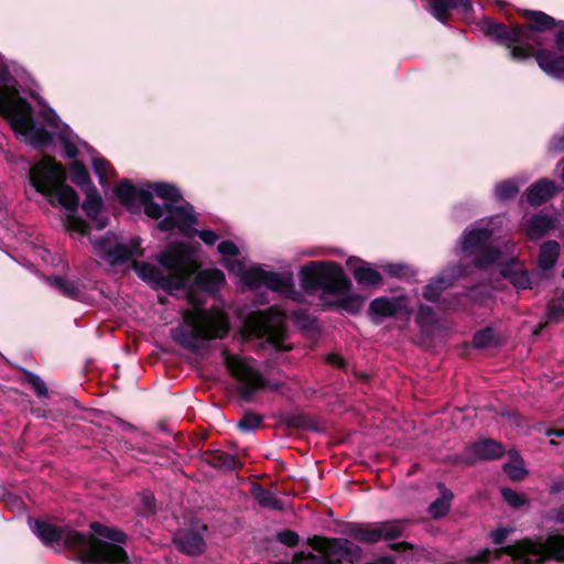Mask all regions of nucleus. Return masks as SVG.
Segmentation results:
<instances>
[{
    "label": "nucleus",
    "mask_w": 564,
    "mask_h": 564,
    "mask_svg": "<svg viewBox=\"0 0 564 564\" xmlns=\"http://www.w3.org/2000/svg\"><path fill=\"white\" fill-rule=\"evenodd\" d=\"M29 181L50 205L65 210L63 224L66 230L79 236L86 235V223L75 215L79 204L78 196L66 184V171L54 158L44 155L34 163L29 172Z\"/></svg>",
    "instance_id": "nucleus-1"
},
{
    "label": "nucleus",
    "mask_w": 564,
    "mask_h": 564,
    "mask_svg": "<svg viewBox=\"0 0 564 564\" xmlns=\"http://www.w3.org/2000/svg\"><path fill=\"white\" fill-rule=\"evenodd\" d=\"M0 115L24 142L41 148L48 144L52 133L35 124L31 106L19 96L9 72L0 66Z\"/></svg>",
    "instance_id": "nucleus-2"
},
{
    "label": "nucleus",
    "mask_w": 564,
    "mask_h": 564,
    "mask_svg": "<svg viewBox=\"0 0 564 564\" xmlns=\"http://www.w3.org/2000/svg\"><path fill=\"white\" fill-rule=\"evenodd\" d=\"M159 262L165 271L164 274L145 262H134L133 269L147 283L169 292L183 289L197 270L193 253L184 243L169 246L159 256Z\"/></svg>",
    "instance_id": "nucleus-3"
},
{
    "label": "nucleus",
    "mask_w": 564,
    "mask_h": 564,
    "mask_svg": "<svg viewBox=\"0 0 564 564\" xmlns=\"http://www.w3.org/2000/svg\"><path fill=\"white\" fill-rule=\"evenodd\" d=\"M93 533L85 535L72 533L67 536L69 545L82 547V561L98 564H130L127 552L119 545L127 540L122 531L105 527L98 522L90 525Z\"/></svg>",
    "instance_id": "nucleus-4"
},
{
    "label": "nucleus",
    "mask_w": 564,
    "mask_h": 564,
    "mask_svg": "<svg viewBox=\"0 0 564 564\" xmlns=\"http://www.w3.org/2000/svg\"><path fill=\"white\" fill-rule=\"evenodd\" d=\"M192 308L183 312V324L172 330V338L180 345L195 349L198 339L221 338L228 332L223 312L206 311L191 297Z\"/></svg>",
    "instance_id": "nucleus-5"
},
{
    "label": "nucleus",
    "mask_w": 564,
    "mask_h": 564,
    "mask_svg": "<svg viewBox=\"0 0 564 564\" xmlns=\"http://www.w3.org/2000/svg\"><path fill=\"white\" fill-rule=\"evenodd\" d=\"M308 544L316 552H297L291 562L275 564H352L360 558L361 550L347 539L314 536Z\"/></svg>",
    "instance_id": "nucleus-6"
},
{
    "label": "nucleus",
    "mask_w": 564,
    "mask_h": 564,
    "mask_svg": "<svg viewBox=\"0 0 564 564\" xmlns=\"http://www.w3.org/2000/svg\"><path fill=\"white\" fill-rule=\"evenodd\" d=\"M147 189L152 192V196L155 195L165 202L160 206L164 218L159 223V228L163 231L178 229L189 236L191 225L196 221V216L191 206H175L181 199L178 188L169 183H150Z\"/></svg>",
    "instance_id": "nucleus-7"
},
{
    "label": "nucleus",
    "mask_w": 564,
    "mask_h": 564,
    "mask_svg": "<svg viewBox=\"0 0 564 564\" xmlns=\"http://www.w3.org/2000/svg\"><path fill=\"white\" fill-rule=\"evenodd\" d=\"M508 554L518 564H529L531 557L539 562L552 558L564 561V535L550 534L544 541L524 539L517 543L491 551L495 558Z\"/></svg>",
    "instance_id": "nucleus-8"
},
{
    "label": "nucleus",
    "mask_w": 564,
    "mask_h": 564,
    "mask_svg": "<svg viewBox=\"0 0 564 564\" xmlns=\"http://www.w3.org/2000/svg\"><path fill=\"white\" fill-rule=\"evenodd\" d=\"M243 333L247 337L264 338L276 350H288L285 315L276 307L264 312H252L245 321Z\"/></svg>",
    "instance_id": "nucleus-9"
},
{
    "label": "nucleus",
    "mask_w": 564,
    "mask_h": 564,
    "mask_svg": "<svg viewBox=\"0 0 564 564\" xmlns=\"http://www.w3.org/2000/svg\"><path fill=\"white\" fill-rule=\"evenodd\" d=\"M522 14L532 22L530 28L516 25L507 30L503 25L496 24L490 26L489 32L498 40H506L514 44H521L523 41L529 40L531 30L544 31L555 26V21L550 15L541 11L523 10ZM533 55L531 46L514 45L511 48V56L514 59H525Z\"/></svg>",
    "instance_id": "nucleus-10"
},
{
    "label": "nucleus",
    "mask_w": 564,
    "mask_h": 564,
    "mask_svg": "<svg viewBox=\"0 0 564 564\" xmlns=\"http://www.w3.org/2000/svg\"><path fill=\"white\" fill-rule=\"evenodd\" d=\"M301 284L306 290L322 288L328 293L344 294L351 282L340 265L334 262H310L300 270Z\"/></svg>",
    "instance_id": "nucleus-11"
},
{
    "label": "nucleus",
    "mask_w": 564,
    "mask_h": 564,
    "mask_svg": "<svg viewBox=\"0 0 564 564\" xmlns=\"http://www.w3.org/2000/svg\"><path fill=\"white\" fill-rule=\"evenodd\" d=\"M494 224V219H490L486 224L473 227L463 236L462 249L468 256L475 257L476 267H486L494 263L499 257L498 250L487 247V242L495 231Z\"/></svg>",
    "instance_id": "nucleus-12"
},
{
    "label": "nucleus",
    "mask_w": 564,
    "mask_h": 564,
    "mask_svg": "<svg viewBox=\"0 0 564 564\" xmlns=\"http://www.w3.org/2000/svg\"><path fill=\"white\" fill-rule=\"evenodd\" d=\"M117 198L127 208L134 210L139 206H144L147 216L159 219L162 217V209L152 202V192L147 186L134 187L128 181H122L116 188Z\"/></svg>",
    "instance_id": "nucleus-13"
},
{
    "label": "nucleus",
    "mask_w": 564,
    "mask_h": 564,
    "mask_svg": "<svg viewBox=\"0 0 564 564\" xmlns=\"http://www.w3.org/2000/svg\"><path fill=\"white\" fill-rule=\"evenodd\" d=\"M96 252L110 263L123 261L130 257L140 254L138 241H133L131 246H127L119 241L113 234H107L104 238L90 239Z\"/></svg>",
    "instance_id": "nucleus-14"
},
{
    "label": "nucleus",
    "mask_w": 564,
    "mask_h": 564,
    "mask_svg": "<svg viewBox=\"0 0 564 564\" xmlns=\"http://www.w3.org/2000/svg\"><path fill=\"white\" fill-rule=\"evenodd\" d=\"M62 143L65 149V153L68 158L74 159L77 155H82L84 151L89 154H93L91 148L83 141H75L69 137H63ZM91 163L94 172L97 174L99 178V183L101 185H106L108 182V177L112 175L113 170L109 165V163L99 156L91 155Z\"/></svg>",
    "instance_id": "nucleus-15"
},
{
    "label": "nucleus",
    "mask_w": 564,
    "mask_h": 564,
    "mask_svg": "<svg viewBox=\"0 0 564 564\" xmlns=\"http://www.w3.org/2000/svg\"><path fill=\"white\" fill-rule=\"evenodd\" d=\"M225 362L230 372L241 382L251 388L261 386V377L250 360L226 354Z\"/></svg>",
    "instance_id": "nucleus-16"
},
{
    "label": "nucleus",
    "mask_w": 564,
    "mask_h": 564,
    "mask_svg": "<svg viewBox=\"0 0 564 564\" xmlns=\"http://www.w3.org/2000/svg\"><path fill=\"white\" fill-rule=\"evenodd\" d=\"M226 269L249 286L256 288L263 284L265 271L259 267L249 265L246 259L242 261H226Z\"/></svg>",
    "instance_id": "nucleus-17"
},
{
    "label": "nucleus",
    "mask_w": 564,
    "mask_h": 564,
    "mask_svg": "<svg viewBox=\"0 0 564 564\" xmlns=\"http://www.w3.org/2000/svg\"><path fill=\"white\" fill-rule=\"evenodd\" d=\"M370 311L377 316L389 317L399 312L410 313L408 301L405 297H378L370 303Z\"/></svg>",
    "instance_id": "nucleus-18"
},
{
    "label": "nucleus",
    "mask_w": 564,
    "mask_h": 564,
    "mask_svg": "<svg viewBox=\"0 0 564 564\" xmlns=\"http://www.w3.org/2000/svg\"><path fill=\"white\" fill-rule=\"evenodd\" d=\"M347 265L351 270L355 280L361 285L371 286L381 282L380 273L360 259L350 258L347 260Z\"/></svg>",
    "instance_id": "nucleus-19"
},
{
    "label": "nucleus",
    "mask_w": 564,
    "mask_h": 564,
    "mask_svg": "<svg viewBox=\"0 0 564 564\" xmlns=\"http://www.w3.org/2000/svg\"><path fill=\"white\" fill-rule=\"evenodd\" d=\"M33 530L35 534L45 543L50 544L61 539L64 540L65 544L68 547H72L78 552L79 558L82 560V547L78 545H69L67 543V536L72 533H77L76 531H62L58 528L54 527L51 523L44 521H35Z\"/></svg>",
    "instance_id": "nucleus-20"
},
{
    "label": "nucleus",
    "mask_w": 564,
    "mask_h": 564,
    "mask_svg": "<svg viewBox=\"0 0 564 564\" xmlns=\"http://www.w3.org/2000/svg\"><path fill=\"white\" fill-rule=\"evenodd\" d=\"M540 68L549 76L564 78V57L551 51H540L535 54Z\"/></svg>",
    "instance_id": "nucleus-21"
},
{
    "label": "nucleus",
    "mask_w": 564,
    "mask_h": 564,
    "mask_svg": "<svg viewBox=\"0 0 564 564\" xmlns=\"http://www.w3.org/2000/svg\"><path fill=\"white\" fill-rule=\"evenodd\" d=\"M406 525L408 521L400 519L375 522L376 536L378 542L400 538L405 531Z\"/></svg>",
    "instance_id": "nucleus-22"
},
{
    "label": "nucleus",
    "mask_w": 564,
    "mask_h": 564,
    "mask_svg": "<svg viewBox=\"0 0 564 564\" xmlns=\"http://www.w3.org/2000/svg\"><path fill=\"white\" fill-rule=\"evenodd\" d=\"M556 192L555 183L549 180H540L528 189V202L531 205H540L552 197Z\"/></svg>",
    "instance_id": "nucleus-23"
},
{
    "label": "nucleus",
    "mask_w": 564,
    "mask_h": 564,
    "mask_svg": "<svg viewBox=\"0 0 564 564\" xmlns=\"http://www.w3.org/2000/svg\"><path fill=\"white\" fill-rule=\"evenodd\" d=\"M552 219L546 215H534L523 219L522 227L531 239L540 238L552 226Z\"/></svg>",
    "instance_id": "nucleus-24"
},
{
    "label": "nucleus",
    "mask_w": 564,
    "mask_h": 564,
    "mask_svg": "<svg viewBox=\"0 0 564 564\" xmlns=\"http://www.w3.org/2000/svg\"><path fill=\"white\" fill-rule=\"evenodd\" d=\"M175 543L180 551L188 555H198L204 551L205 543L200 534L196 532H185L175 538Z\"/></svg>",
    "instance_id": "nucleus-25"
},
{
    "label": "nucleus",
    "mask_w": 564,
    "mask_h": 564,
    "mask_svg": "<svg viewBox=\"0 0 564 564\" xmlns=\"http://www.w3.org/2000/svg\"><path fill=\"white\" fill-rule=\"evenodd\" d=\"M347 534L361 543H366V544L378 543V540L376 536L375 522L350 524L347 529Z\"/></svg>",
    "instance_id": "nucleus-26"
},
{
    "label": "nucleus",
    "mask_w": 564,
    "mask_h": 564,
    "mask_svg": "<svg viewBox=\"0 0 564 564\" xmlns=\"http://www.w3.org/2000/svg\"><path fill=\"white\" fill-rule=\"evenodd\" d=\"M196 282L199 288L213 292L225 283V275L218 269H208L197 274Z\"/></svg>",
    "instance_id": "nucleus-27"
},
{
    "label": "nucleus",
    "mask_w": 564,
    "mask_h": 564,
    "mask_svg": "<svg viewBox=\"0 0 564 564\" xmlns=\"http://www.w3.org/2000/svg\"><path fill=\"white\" fill-rule=\"evenodd\" d=\"M263 284L273 291L280 292L282 294H289L292 291V276L291 274L282 275L265 271Z\"/></svg>",
    "instance_id": "nucleus-28"
},
{
    "label": "nucleus",
    "mask_w": 564,
    "mask_h": 564,
    "mask_svg": "<svg viewBox=\"0 0 564 564\" xmlns=\"http://www.w3.org/2000/svg\"><path fill=\"white\" fill-rule=\"evenodd\" d=\"M560 254V245L556 241H546L541 246L539 265L542 270L551 269Z\"/></svg>",
    "instance_id": "nucleus-29"
},
{
    "label": "nucleus",
    "mask_w": 564,
    "mask_h": 564,
    "mask_svg": "<svg viewBox=\"0 0 564 564\" xmlns=\"http://www.w3.org/2000/svg\"><path fill=\"white\" fill-rule=\"evenodd\" d=\"M451 491L446 489L442 490L441 497L430 505L429 514L434 519H438L446 516L451 508Z\"/></svg>",
    "instance_id": "nucleus-30"
},
{
    "label": "nucleus",
    "mask_w": 564,
    "mask_h": 564,
    "mask_svg": "<svg viewBox=\"0 0 564 564\" xmlns=\"http://www.w3.org/2000/svg\"><path fill=\"white\" fill-rule=\"evenodd\" d=\"M475 454L480 458L491 459L501 456V445L491 440L481 441L474 446Z\"/></svg>",
    "instance_id": "nucleus-31"
},
{
    "label": "nucleus",
    "mask_w": 564,
    "mask_h": 564,
    "mask_svg": "<svg viewBox=\"0 0 564 564\" xmlns=\"http://www.w3.org/2000/svg\"><path fill=\"white\" fill-rule=\"evenodd\" d=\"M85 192L86 199L83 204V208L89 218L95 219L102 206V199L93 187L85 189Z\"/></svg>",
    "instance_id": "nucleus-32"
},
{
    "label": "nucleus",
    "mask_w": 564,
    "mask_h": 564,
    "mask_svg": "<svg viewBox=\"0 0 564 564\" xmlns=\"http://www.w3.org/2000/svg\"><path fill=\"white\" fill-rule=\"evenodd\" d=\"M70 173L73 182L76 183L79 187L83 189L91 188L88 171L79 161H74L72 163Z\"/></svg>",
    "instance_id": "nucleus-33"
},
{
    "label": "nucleus",
    "mask_w": 564,
    "mask_h": 564,
    "mask_svg": "<svg viewBox=\"0 0 564 564\" xmlns=\"http://www.w3.org/2000/svg\"><path fill=\"white\" fill-rule=\"evenodd\" d=\"M218 252L223 256V264L226 267V261H242L243 259H237L240 254L239 248L231 241H221L218 247Z\"/></svg>",
    "instance_id": "nucleus-34"
},
{
    "label": "nucleus",
    "mask_w": 564,
    "mask_h": 564,
    "mask_svg": "<svg viewBox=\"0 0 564 564\" xmlns=\"http://www.w3.org/2000/svg\"><path fill=\"white\" fill-rule=\"evenodd\" d=\"M448 284L444 278H437L425 286L423 295L429 301H436Z\"/></svg>",
    "instance_id": "nucleus-35"
},
{
    "label": "nucleus",
    "mask_w": 564,
    "mask_h": 564,
    "mask_svg": "<svg viewBox=\"0 0 564 564\" xmlns=\"http://www.w3.org/2000/svg\"><path fill=\"white\" fill-rule=\"evenodd\" d=\"M254 497L262 507L270 509L281 508L279 500L269 490L258 488L254 490Z\"/></svg>",
    "instance_id": "nucleus-36"
},
{
    "label": "nucleus",
    "mask_w": 564,
    "mask_h": 564,
    "mask_svg": "<svg viewBox=\"0 0 564 564\" xmlns=\"http://www.w3.org/2000/svg\"><path fill=\"white\" fill-rule=\"evenodd\" d=\"M502 274L509 276L511 283L518 289H527L530 286V279L528 273L518 267L512 272L502 271Z\"/></svg>",
    "instance_id": "nucleus-37"
},
{
    "label": "nucleus",
    "mask_w": 564,
    "mask_h": 564,
    "mask_svg": "<svg viewBox=\"0 0 564 564\" xmlns=\"http://www.w3.org/2000/svg\"><path fill=\"white\" fill-rule=\"evenodd\" d=\"M364 301L365 300L362 296L357 294H350L343 297L339 302V305L348 313L355 314L361 310Z\"/></svg>",
    "instance_id": "nucleus-38"
},
{
    "label": "nucleus",
    "mask_w": 564,
    "mask_h": 564,
    "mask_svg": "<svg viewBox=\"0 0 564 564\" xmlns=\"http://www.w3.org/2000/svg\"><path fill=\"white\" fill-rule=\"evenodd\" d=\"M498 343L492 329L487 328L478 332L474 337V344L476 347L486 348L491 347Z\"/></svg>",
    "instance_id": "nucleus-39"
},
{
    "label": "nucleus",
    "mask_w": 564,
    "mask_h": 564,
    "mask_svg": "<svg viewBox=\"0 0 564 564\" xmlns=\"http://www.w3.org/2000/svg\"><path fill=\"white\" fill-rule=\"evenodd\" d=\"M519 191V186L514 181H505L496 186V196L499 199H509Z\"/></svg>",
    "instance_id": "nucleus-40"
},
{
    "label": "nucleus",
    "mask_w": 564,
    "mask_h": 564,
    "mask_svg": "<svg viewBox=\"0 0 564 564\" xmlns=\"http://www.w3.org/2000/svg\"><path fill=\"white\" fill-rule=\"evenodd\" d=\"M430 2L434 17L438 20L443 19L445 12L454 8L457 3L455 0H427Z\"/></svg>",
    "instance_id": "nucleus-41"
},
{
    "label": "nucleus",
    "mask_w": 564,
    "mask_h": 564,
    "mask_svg": "<svg viewBox=\"0 0 564 564\" xmlns=\"http://www.w3.org/2000/svg\"><path fill=\"white\" fill-rule=\"evenodd\" d=\"M503 469L510 478L516 480L523 478V476L527 474L524 464L519 458L512 460L511 463L505 464Z\"/></svg>",
    "instance_id": "nucleus-42"
},
{
    "label": "nucleus",
    "mask_w": 564,
    "mask_h": 564,
    "mask_svg": "<svg viewBox=\"0 0 564 564\" xmlns=\"http://www.w3.org/2000/svg\"><path fill=\"white\" fill-rule=\"evenodd\" d=\"M501 494L503 499L512 507H521L527 503V498L524 495L519 494L509 488H502Z\"/></svg>",
    "instance_id": "nucleus-43"
},
{
    "label": "nucleus",
    "mask_w": 564,
    "mask_h": 564,
    "mask_svg": "<svg viewBox=\"0 0 564 564\" xmlns=\"http://www.w3.org/2000/svg\"><path fill=\"white\" fill-rule=\"evenodd\" d=\"M261 421V416L248 413L239 421L238 429L242 432H251L260 425Z\"/></svg>",
    "instance_id": "nucleus-44"
},
{
    "label": "nucleus",
    "mask_w": 564,
    "mask_h": 564,
    "mask_svg": "<svg viewBox=\"0 0 564 564\" xmlns=\"http://www.w3.org/2000/svg\"><path fill=\"white\" fill-rule=\"evenodd\" d=\"M55 285L67 296H76L78 292V288L75 283L69 282L64 279H56Z\"/></svg>",
    "instance_id": "nucleus-45"
},
{
    "label": "nucleus",
    "mask_w": 564,
    "mask_h": 564,
    "mask_svg": "<svg viewBox=\"0 0 564 564\" xmlns=\"http://www.w3.org/2000/svg\"><path fill=\"white\" fill-rule=\"evenodd\" d=\"M278 540L286 546H294L299 542V535L290 530H284L278 533Z\"/></svg>",
    "instance_id": "nucleus-46"
},
{
    "label": "nucleus",
    "mask_w": 564,
    "mask_h": 564,
    "mask_svg": "<svg viewBox=\"0 0 564 564\" xmlns=\"http://www.w3.org/2000/svg\"><path fill=\"white\" fill-rule=\"evenodd\" d=\"M196 234L206 245H209V246L214 245L219 238V236L215 231L209 230V229L196 231Z\"/></svg>",
    "instance_id": "nucleus-47"
},
{
    "label": "nucleus",
    "mask_w": 564,
    "mask_h": 564,
    "mask_svg": "<svg viewBox=\"0 0 564 564\" xmlns=\"http://www.w3.org/2000/svg\"><path fill=\"white\" fill-rule=\"evenodd\" d=\"M510 533L509 529L506 528H499L490 533V538L495 544H501L507 539L508 534Z\"/></svg>",
    "instance_id": "nucleus-48"
},
{
    "label": "nucleus",
    "mask_w": 564,
    "mask_h": 564,
    "mask_svg": "<svg viewBox=\"0 0 564 564\" xmlns=\"http://www.w3.org/2000/svg\"><path fill=\"white\" fill-rule=\"evenodd\" d=\"M30 382L40 397H45L47 394L46 386L39 377L33 376L30 379Z\"/></svg>",
    "instance_id": "nucleus-49"
},
{
    "label": "nucleus",
    "mask_w": 564,
    "mask_h": 564,
    "mask_svg": "<svg viewBox=\"0 0 564 564\" xmlns=\"http://www.w3.org/2000/svg\"><path fill=\"white\" fill-rule=\"evenodd\" d=\"M490 555H491V551L486 549V550H482L479 554H477V555H475L473 557H469L468 562L470 564L486 563Z\"/></svg>",
    "instance_id": "nucleus-50"
},
{
    "label": "nucleus",
    "mask_w": 564,
    "mask_h": 564,
    "mask_svg": "<svg viewBox=\"0 0 564 564\" xmlns=\"http://www.w3.org/2000/svg\"><path fill=\"white\" fill-rule=\"evenodd\" d=\"M43 120L47 123V126L52 128H57V117L54 113L53 110L44 111L43 112Z\"/></svg>",
    "instance_id": "nucleus-51"
},
{
    "label": "nucleus",
    "mask_w": 564,
    "mask_h": 564,
    "mask_svg": "<svg viewBox=\"0 0 564 564\" xmlns=\"http://www.w3.org/2000/svg\"><path fill=\"white\" fill-rule=\"evenodd\" d=\"M560 315H564V308L556 303H551L549 306V317L551 319H556Z\"/></svg>",
    "instance_id": "nucleus-52"
},
{
    "label": "nucleus",
    "mask_w": 564,
    "mask_h": 564,
    "mask_svg": "<svg viewBox=\"0 0 564 564\" xmlns=\"http://www.w3.org/2000/svg\"><path fill=\"white\" fill-rule=\"evenodd\" d=\"M390 547L393 551L403 552V551H406L409 549H412V545L410 543H408V542H398V543L390 544Z\"/></svg>",
    "instance_id": "nucleus-53"
},
{
    "label": "nucleus",
    "mask_w": 564,
    "mask_h": 564,
    "mask_svg": "<svg viewBox=\"0 0 564 564\" xmlns=\"http://www.w3.org/2000/svg\"><path fill=\"white\" fill-rule=\"evenodd\" d=\"M432 316V310L427 306H421L419 311L420 321H429Z\"/></svg>",
    "instance_id": "nucleus-54"
},
{
    "label": "nucleus",
    "mask_w": 564,
    "mask_h": 564,
    "mask_svg": "<svg viewBox=\"0 0 564 564\" xmlns=\"http://www.w3.org/2000/svg\"><path fill=\"white\" fill-rule=\"evenodd\" d=\"M384 271L392 274V275H399L401 273L402 268L397 264H387L383 267Z\"/></svg>",
    "instance_id": "nucleus-55"
},
{
    "label": "nucleus",
    "mask_w": 564,
    "mask_h": 564,
    "mask_svg": "<svg viewBox=\"0 0 564 564\" xmlns=\"http://www.w3.org/2000/svg\"><path fill=\"white\" fill-rule=\"evenodd\" d=\"M545 435L546 436H558V437H562L564 436V430H546L545 431Z\"/></svg>",
    "instance_id": "nucleus-56"
},
{
    "label": "nucleus",
    "mask_w": 564,
    "mask_h": 564,
    "mask_svg": "<svg viewBox=\"0 0 564 564\" xmlns=\"http://www.w3.org/2000/svg\"><path fill=\"white\" fill-rule=\"evenodd\" d=\"M556 45L560 48L564 47V31H560L556 35Z\"/></svg>",
    "instance_id": "nucleus-57"
},
{
    "label": "nucleus",
    "mask_w": 564,
    "mask_h": 564,
    "mask_svg": "<svg viewBox=\"0 0 564 564\" xmlns=\"http://www.w3.org/2000/svg\"><path fill=\"white\" fill-rule=\"evenodd\" d=\"M553 149L556 151H562V150H564V143L562 141H558V142L554 141Z\"/></svg>",
    "instance_id": "nucleus-58"
},
{
    "label": "nucleus",
    "mask_w": 564,
    "mask_h": 564,
    "mask_svg": "<svg viewBox=\"0 0 564 564\" xmlns=\"http://www.w3.org/2000/svg\"><path fill=\"white\" fill-rule=\"evenodd\" d=\"M464 6H468V1L467 0H459Z\"/></svg>",
    "instance_id": "nucleus-59"
},
{
    "label": "nucleus",
    "mask_w": 564,
    "mask_h": 564,
    "mask_svg": "<svg viewBox=\"0 0 564 564\" xmlns=\"http://www.w3.org/2000/svg\"><path fill=\"white\" fill-rule=\"evenodd\" d=\"M550 444L553 445V446L557 445V443L554 440H551Z\"/></svg>",
    "instance_id": "nucleus-60"
},
{
    "label": "nucleus",
    "mask_w": 564,
    "mask_h": 564,
    "mask_svg": "<svg viewBox=\"0 0 564 564\" xmlns=\"http://www.w3.org/2000/svg\"><path fill=\"white\" fill-rule=\"evenodd\" d=\"M456 416H463V412L462 411H457L456 412Z\"/></svg>",
    "instance_id": "nucleus-61"
},
{
    "label": "nucleus",
    "mask_w": 564,
    "mask_h": 564,
    "mask_svg": "<svg viewBox=\"0 0 564 564\" xmlns=\"http://www.w3.org/2000/svg\"><path fill=\"white\" fill-rule=\"evenodd\" d=\"M562 177H563V180H564V167H563V172H562Z\"/></svg>",
    "instance_id": "nucleus-62"
}]
</instances>
